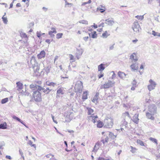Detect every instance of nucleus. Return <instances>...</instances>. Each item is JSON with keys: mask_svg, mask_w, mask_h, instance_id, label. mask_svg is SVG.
Segmentation results:
<instances>
[{"mask_svg": "<svg viewBox=\"0 0 160 160\" xmlns=\"http://www.w3.org/2000/svg\"><path fill=\"white\" fill-rule=\"evenodd\" d=\"M113 125V119L110 117H107L104 121V122L101 121V128H112Z\"/></svg>", "mask_w": 160, "mask_h": 160, "instance_id": "obj_1", "label": "nucleus"}, {"mask_svg": "<svg viewBox=\"0 0 160 160\" xmlns=\"http://www.w3.org/2000/svg\"><path fill=\"white\" fill-rule=\"evenodd\" d=\"M86 109L87 110L88 114L89 116L88 118L90 119L91 118L92 119V122L94 123L98 122V117L97 115H94V110L91 108L87 107Z\"/></svg>", "mask_w": 160, "mask_h": 160, "instance_id": "obj_2", "label": "nucleus"}, {"mask_svg": "<svg viewBox=\"0 0 160 160\" xmlns=\"http://www.w3.org/2000/svg\"><path fill=\"white\" fill-rule=\"evenodd\" d=\"M122 121L121 122V123L120 125L121 127L124 126L126 127L128 122L127 121L129 120L130 118V116L129 113L128 112H126L122 114Z\"/></svg>", "mask_w": 160, "mask_h": 160, "instance_id": "obj_3", "label": "nucleus"}, {"mask_svg": "<svg viewBox=\"0 0 160 160\" xmlns=\"http://www.w3.org/2000/svg\"><path fill=\"white\" fill-rule=\"evenodd\" d=\"M32 98L36 102H40L41 101L42 98L41 94L40 91H35L32 94Z\"/></svg>", "mask_w": 160, "mask_h": 160, "instance_id": "obj_4", "label": "nucleus"}, {"mask_svg": "<svg viewBox=\"0 0 160 160\" xmlns=\"http://www.w3.org/2000/svg\"><path fill=\"white\" fill-rule=\"evenodd\" d=\"M132 28L134 31L136 33H138L139 32L140 30L141 29L140 25L137 21H135L134 22Z\"/></svg>", "mask_w": 160, "mask_h": 160, "instance_id": "obj_5", "label": "nucleus"}, {"mask_svg": "<svg viewBox=\"0 0 160 160\" xmlns=\"http://www.w3.org/2000/svg\"><path fill=\"white\" fill-rule=\"evenodd\" d=\"M157 109V107L154 104H150L148 106V111L153 115L156 113Z\"/></svg>", "mask_w": 160, "mask_h": 160, "instance_id": "obj_6", "label": "nucleus"}, {"mask_svg": "<svg viewBox=\"0 0 160 160\" xmlns=\"http://www.w3.org/2000/svg\"><path fill=\"white\" fill-rule=\"evenodd\" d=\"M102 135H103L105 134L103 137H102V142L103 144H104L105 142H107L108 141V132H102Z\"/></svg>", "mask_w": 160, "mask_h": 160, "instance_id": "obj_7", "label": "nucleus"}, {"mask_svg": "<svg viewBox=\"0 0 160 160\" xmlns=\"http://www.w3.org/2000/svg\"><path fill=\"white\" fill-rule=\"evenodd\" d=\"M149 82L150 84L148 85V89L150 91L155 88L156 84L155 82L152 79H150L149 81Z\"/></svg>", "mask_w": 160, "mask_h": 160, "instance_id": "obj_8", "label": "nucleus"}, {"mask_svg": "<svg viewBox=\"0 0 160 160\" xmlns=\"http://www.w3.org/2000/svg\"><path fill=\"white\" fill-rule=\"evenodd\" d=\"M75 87L78 92H81L82 91L83 87L82 82L81 81H78L76 84Z\"/></svg>", "mask_w": 160, "mask_h": 160, "instance_id": "obj_9", "label": "nucleus"}, {"mask_svg": "<svg viewBox=\"0 0 160 160\" xmlns=\"http://www.w3.org/2000/svg\"><path fill=\"white\" fill-rule=\"evenodd\" d=\"M34 72L36 75H38L39 73V70H40V65L37 63H36L33 66Z\"/></svg>", "mask_w": 160, "mask_h": 160, "instance_id": "obj_10", "label": "nucleus"}, {"mask_svg": "<svg viewBox=\"0 0 160 160\" xmlns=\"http://www.w3.org/2000/svg\"><path fill=\"white\" fill-rule=\"evenodd\" d=\"M38 90L40 91L41 90H42L43 92L46 94L49 93L52 90L51 89H49L48 88H47L46 89H45L42 88V87L40 86H38Z\"/></svg>", "mask_w": 160, "mask_h": 160, "instance_id": "obj_11", "label": "nucleus"}, {"mask_svg": "<svg viewBox=\"0 0 160 160\" xmlns=\"http://www.w3.org/2000/svg\"><path fill=\"white\" fill-rule=\"evenodd\" d=\"M64 90L63 88L60 87L58 89L57 92V97H59L61 95L64 94Z\"/></svg>", "mask_w": 160, "mask_h": 160, "instance_id": "obj_12", "label": "nucleus"}, {"mask_svg": "<svg viewBox=\"0 0 160 160\" xmlns=\"http://www.w3.org/2000/svg\"><path fill=\"white\" fill-rule=\"evenodd\" d=\"M130 59H131L132 63H135L138 60V59L136 56V54L133 53L130 56Z\"/></svg>", "mask_w": 160, "mask_h": 160, "instance_id": "obj_13", "label": "nucleus"}, {"mask_svg": "<svg viewBox=\"0 0 160 160\" xmlns=\"http://www.w3.org/2000/svg\"><path fill=\"white\" fill-rule=\"evenodd\" d=\"M115 82L111 81H108V82L104 84V88H105L112 87L114 84Z\"/></svg>", "mask_w": 160, "mask_h": 160, "instance_id": "obj_14", "label": "nucleus"}, {"mask_svg": "<svg viewBox=\"0 0 160 160\" xmlns=\"http://www.w3.org/2000/svg\"><path fill=\"white\" fill-rule=\"evenodd\" d=\"M51 30L49 31L48 34L50 35L51 37H53L55 35L54 34H56L57 33V31L55 28L52 27L51 28Z\"/></svg>", "mask_w": 160, "mask_h": 160, "instance_id": "obj_15", "label": "nucleus"}, {"mask_svg": "<svg viewBox=\"0 0 160 160\" xmlns=\"http://www.w3.org/2000/svg\"><path fill=\"white\" fill-rule=\"evenodd\" d=\"M132 121L135 123L138 124L139 122L138 114H136L132 117Z\"/></svg>", "mask_w": 160, "mask_h": 160, "instance_id": "obj_16", "label": "nucleus"}, {"mask_svg": "<svg viewBox=\"0 0 160 160\" xmlns=\"http://www.w3.org/2000/svg\"><path fill=\"white\" fill-rule=\"evenodd\" d=\"M46 53L44 51H42L40 53L37 55L38 58V59H41L44 58L45 56Z\"/></svg>", "mask_w": 160, "mask_h": 160, "instance_id": "obj_17", "label": "nucleus"}, {"mask_svg": "<svg viewBox=\"0 0 160 160\" xmlns=\"http://www.w3.org/2000/svg\"><path fill=\"white\" fill-rule=\"evenodd\" d=\"M118 75L120 78L122 79H124L127 75L124 73L119 71L118 72Z\"/></svg>", "mask_w": 160, "mask_h": 160, "instance_id": "obj_18", "label": "nucleus"}, {"mask_svg": "<svg viewBox=\"0 0 160 160\" xmlns=\"http://www.w3.org/2000/svg\"><path fill=\"white\" fill-rule=\"evenodd\" d=\"M88 91H85L83 92L82 96V99L83 101H84L85 100L88 99Z\"/></svg>", "mask_w": 160, "mask_h": 160, "instance_id": "obj_19", "label": "nucleus"}, {"mask_svg": "<svg viewBox=\"0 0 160 160\" xmlns=\"http://www.w3.org/2000/svg\"><path fill=\"white\" fill-rule=\"evenodd\" d=\"M146 116L148 119H150L151 120H154V118L152 116L153 115L152 113H150L148 112L146 113Z\"/></svg>", "mask_w": 160, "mask_h": 160, "instance_id": "obj_20", "label": "nucleus"}, {"mask_svg": "<svg viewBox=\"0 0 160 160\" xmlns=\"http://www.w3.org/2000/svg\"><path fill=\"white\" fill-rule=\"evenodd\" d=\"M105 23L109 26H112L114 23V21L111 19H108L105 20Z\"/></svg>", "mask_w": 160, "mask_h": 160, "instance_id": "obj_21", "label": "nucleus"}, {"mask_svg": "<svg viewBox=\"0 0 160 160\" xmlns=\"http://www.w3.org/2000/svg\"><path fill=\"white\" fill-rule=\"evenodd\" d=\"M130 67L132 70L133 71H135L138 69V67L135 63H133L131 66Z\"/></svg>", "mask_w": 160, "mask_h": 160, "instance_id": "obj_22", "label": "nucleus"}, {"mask_svg": "<svg viewBox=\"0 0 160 160\" xmlns=\"http://www.w3.org/2000/svg\"><path fill=\"white\" fill-rule=\"evenodd\" d=\"M99 93L98 92L97 93L95 96L93 98L92 100L93 102L95 103H97L98 102V98L99 97Z\"/></svg>", "mask_w": 160, "mask_h": 160, "instance_id": "obj_23", "label": "nucleus"}, {"mask_svg": "<svg viewBox=\"0 0 160 160\" xmlns=\"http://www.w3.org/2000/svg\"><path fill=\"white\" fill-rule=\"evenodd\" d=\"M83 36H85L84 37H83V40L85 41H87L88 39H89V37L88 36V34H89V35L90 36V34H88L87 32H83Z\"/></svg>", "mask_w": 160, "mask_h": 160, "instance_id": "obj_24", "label": "nucleus"}, {"mask_svg": "<svg viewBox=\"0 0 160 160\" xmlns=\"http://www.w3.org/2000/svg\"><path fill=\"white\" fill-rule=\"evenodd\" d=\"M82 54V50H78L76 54V56L77 59H79L80 58V56Z\"/></svg>", "mask_w": 160, "mask_h": 160, "instance_id": "obj_25", "label": "nucleus"}, {"mask_svg": "<svg viewBox=\"0 0 160 160\" xmlns=\"http://www.w3.org/2000/svg\"><path fill=\"white\" fill-rule=\"evenodd\" d=\"M110 35V34L108 33V32L106 31L102 34V37L104 38H106Z\"/></svg>", "mask_w": 160, "mask_h": 160, "instance_id": "obj_26", "label": "nucleus"}, {"mask_svg": "<svg viewBox=\"0 0 160 160\" xmlns=\"http://www.w3.org/2000/svg\"><path fill=\"white\" fill-rule=\"evenodd\" d=\"M7 124L6 122L0 124V129H7Z\"/></svg>", "mask_w": 160, "mask_h": 160, "instance_id": "obj_27", "label": "nucleus"}, {"mask_svg": "<svg viewBox=\"0 0 160 160\" xmlns=\"http://www.w3.org/2000/svg\"><path fill=\"white\" fill-rule=\"evenodd\" d=\"M71 65H69L68 66V69L70 71H72V68H75L76 67V65L75 64L73 63L72 62H70Z\"/></svg>", "mask_w": 160, "mask_h": 160, "instance_id": "obj_28", "label": "nucleus"}, {"mask_svg": "<svg viewBox=\"0 0 160 160\" xmlns=\"http://www.w3.org/2000/svg\"><path fill=\"white\" fill-rule=\"evenodd\" d=\"M38 86L36 84H32L30 85V87L32 90H35L38 89Z\"/></svg>", "mask_w": 160, "mask_h": 160, "instance_id": "obj_29", "label": "nucleus"}, {"mask_svg": "<svg viewBox=\"0 0 160 160\" xmlns=\"http://www.w3.org/2000/svg\"><path fill=\"white\" fill-rule=\"evenodd\" d=\"M16 84H17L18 89V90L22 89V88L23 85L22 83L20 82H17Z\"/></svg>", "mask_w": 160, "mask_h": 160, "instance_id": "obj_30", "label": "nucleus"}, {"mask_svg": "<svg viewBox=\"0 0 160 160\" xmlns=\"http://www.w3.org/2000/svg\"><path fill=\"white\" fill-rule=\"evenodd\" d=\"M69 57L70 58V62H73L75 61V58L72 55L70 54L69 55Z\"/></svg>", "mask_w": 160, "mask_h": 160, "instance_id": "obj_31", "label": "nucleus"}, {"mask_svg": "<svg viewBox=\"0 0 160 160\" xmlns=\"http://www.w3.org/2000/svg\"><path fill=\"white\" fill-rule=\"evenodd\" d=\"M108 65V64H101V72H102L104 69L105 66L107 67Z\"/></svg>", "mask_w": 160, "mask_h": 160, "instance_id": "obj_32", "label": "nucleus"}, {"mask_svg": "<svg viewBox=\"0 0 160 160\" xmlns=\"http://www.w3.org/2000/svg\"><path fill=\"white\" fill-rule=\"evenodd\" d=\"M109 137L112 139H114L116 138V135H114L113 134V133H112L111 132H109Z\"/></svg>", "mask_w": 160, "mask_h": 160, "instance_id": "obj_33", "label": "nucleus"}, {"mask_svg": "<svg viewBox=\"0 0 160 160\" xmlns=\"http://www.w3.org/2000/svg\"><path fill=\"white\" fill-rule=\"evenodd\" d=\"M28 144H29L31 147H33L35 149L36 148V145L35 144H33L31 140H29L28 142Z\"/></svg>", "mask_w": 160, "mask_h": 160, "instance_id": "obj_34", "label": "nucleus"}, {"mask_svg": "<svg viewBox=\"0 0 160 160\" xmlns=\"http://www.w3.org/2000/svg\"><path fill=\"white\" fill-rule=\"evenodd\" d=\"M149 140L152 141V142H155L156 145L158 144V141L156 139L152 138V137H150L149 138Z\"/></svg>", "mask_w": 160, "mask_h": 160, "instance_id": "obj_35", "label": "nucleus"}, {"mask_svg": "<svg viewBox=\"0 0 160 160\" xmlns=\"http://www.w3.org/2000/svg\"><path fill=\"white\" fill-rule=\"evenodd\" d=\"M63 34L62 33H59L56 34V38L58 39L62 38Z\"/></svg>", "mask_w": 160, "mask_h": 160, "instance_id": "obj_36", "label": "nucleus"}, {"mask_svg": "<svg viewBox=\"0 0 160 160\" xmlns=\"http://www.w3.org/2000/svg\"><path fill=\"white\" fill-rule=\"evenodd\" d=\"M12 118L16 120H17L21 122L22 123H23L22 121L21 120H20L16 116H12Z\"/></svg>", "mask_w": 160, "mask_h": 160, "instance_id": "obj_37", "label": "nucleus"}, {"mask_svg": "<svg viewBox=\"0 0 160 160\" xmlns=\"http://www.w3.org/2000/svg\"><path fill=\"white\" fill-rule=\"evenodd\" d=\"M99 143H97L94 147V150L95 151H97L99 148Z\"/></svg>", "mask_w": 160, "mask_h": 160, "instance_id": "obj_38", "label": "nucleus"}, {"mask_svg": "<svg viewBox=\"0 0 160 160\" xmlns=\"http://www.w3.org/2000/svg\"><path fill=\"white\" fill-rule=\"evenodd\" d=\"M46 157L47 158H51L52 159H55L54 158V156L53 155H52V154H48V155H47L46 156Z\"/></svg>", "mask_w": 160, "mask_h": 160, "instance_id": "obj_39", "label": "nucleus"}, {"mask_svg": "<svg viewBox=\"0 0 160 160\" xmlns=\"http://www.w3.org/2000/svg\"><path fill=\"white\" fill-rule=\"evenodd\" d=\"M64 142V143L65 144L66 146V148L65 149L66 151L67 152H69V151H72V148H70L69 149H68V144H67V142L66 141H65Z\"/></svg>", "mask_w": 160, "mask_h": 160, "instance_id": "obj_40", "label": "nucleus"}, {"mask_svg": "<svg viewBox=\"0 0 160 160\" xmlns=\"http://www.w3.org/2000/svg\"><path fill=\"white\" fill-rule=\"evenodd\" d=\"M8 98H6L2 99L1 101V103L2 104L5 103L8 101Z\"/></svg>", "mask_w": 160, "mask_h": 160, "instance_id": "obj_41", "label": "nucleus"}, {"mask_svg": "<svg viewBox=\"0 0 160 160\" xmlns=\"http://www.w3.org/2000/svg\"><path fill=\"white\" fill-rule=\"evenodd\" d=\"M97 37V34L95 31H94L92 33L91 37L92 38H95Z\"/></svg>", "mask_w": 160, "mask_h": 160, "instance_id": "obj_42", "label": "nucleus"}, {"mask_svg": "<svg viewBox=\"0 0 160 160\" xmlns=\"http://www.w3.org/2000/svg\"><path fill=\"white\" fill-rule=\"evenodd\" d=\"M137 142L138 144H140V145L142 146H144V144L143 143V142L141 141L140 140H138L137 141Z\"/></svg>", "mask_w": 160, "mask_h": 160, "instance_id": "obj_43", "label": "nucleus"}, {"mask_svg": "<svg viewBox=\"0 0 160 160\" xmlns=\"http://www.w3.org/2000/svg\"><path fill=\"white\" fill-rule=\"evenodd\" d=\"M130 148H131V150H130V151L132 153H135V152H136V151H137V149L136 148H133L132 146H130Z\"/></svg>", "mask_w": 160, "mask_h": 160, "instance_id": "obj_44", "label": "nucleus"}, {"mask_svg": "<svg viewBox=\"0 0 160 160\" xmlns=\"http://www.w3.org/2000/svg\"><path fill=\"white\" fill-rule=\"evenodd\" d=\"M2 19L4 23L6 24L8 21L7 18L6 17H5L4 16H3L2 17Z\"/></svg>", "mask_w": 160, "mask_h": 160, "instance_id": "obj_45", "label": "nucleus"}, {"mask_svg": "<svg viewBox=\"0 0 160 160\" xmlns=\"http://www.w3.org/2000/svg\"><path fill=\"white\" fill-rule=\"evenodd\" d=\"M79 22L80 23H81L83 24H88V21L85 20H81Z\"/></svg>", "mask_w": 160, "mask_h": 160, "instance_id": "obj_46", "label": "nucleus"}, {"mask_svg": "<svg viewBox=\"0 0 160 160\" xmlns=\"http://www.w3.org/2000/svg\"><path fill=\"white\" fill-rule=\"evenodd\" d=\"M44 34H45L44 33H41V32H37V36L39 38H40L41 37V35H44Z\"/></svg>", "mask_w": 160, "mask_h": 160, "instance_id": "obj_47", "label": "nucleus"}, {"mask_svg": "<svg viewBox=\"0 0 160 160\" xmlns=\"http://www.w3.org/2000/svg\"><path fill=\"white\" fill-rule=\"evenodd\" d=\"M136 18L138 19L142 20L144 18V17L143 15L141 16H139L137 15L135 17Z\"/></svg>", "mask_w": 160, "mask_h": 160, "instance_id": "obj_48", "label": "nucleus"}, {"mask_svg": "<svg viewBox=\"0 0 160 160\" xmlns=\"http://www.w3.org/2000/svg\"><path fill=\"white\" fill-rule=\"evenodd\" d=\"M56 84V83L53 82H51L47 84L48 86H52L53 87H54Z\"/></svg>", "mask_w": 160, "mask_h": 160, "instance_id": "obj_49", "label": "nucleus"}, {"mask_svg": "<svg viewBox=\"0 0 160 160\" xmlns=\"http://www.w3.org/2000/svg\"><path fill=\"white\" fill-rule=\"evenodd\" d=\"M21 36L22 38H28L27 35L25 33H22L21 34Z\"/></svg>", "mask_w": 160, "mask_h": 160, "instance_id": "obj_50", "label": "nucleus"}, {"mask_svg": "<svg viewBox=\"0 0 160 160\" xmlns=\"http://www.w3.org/2000/svg\"><path fill=\"white\" fill-rule=\"evenodd\" d=\"M106 10V8L104 7L101 5V13L103 12Z\"/></svg>", "mask_w": 160, "mask_h": 160, "instance_id": "obj_51", "label": "nucleus"}, {"mask_svg": "<svg viewBox=\"0 0 160 160\" xmlns=\"http://www.w3.org/2000/svg\"><path fill=\"white\" fill-rule=\"evenodd\" d=\"M111 73H112V79H113L114 78L116 77V74L113 71H112L110 72Z\"/></svg>", "mask_w": 160, "mask_h": 160, "instance_id": "obj_52", "label": "nucleus"}, {"mask_svg": "<svg viewBox=\"0 0 160 160\" xmlns=\"http://www.w3.org/2000/svg\"><path fill=\"white\" fill-rule=\"evenodd\" d=\"M158 32H156L154 31H152V34L154 36H158Z\"/></svg>", "mask_w": 160, "mask_h": 160, "instance_id": "obj_53", "label": "nucleus"}, {"mask_svg": "<svg viewBox=\"0 0 160 160\" xmlns=\"http://www.w3.org/2000/svg\"><path fill=\"white\" fill-rule=\"evenodd\" d=\"M67 5L69 6H68V7H69V6L71 7V6H72V3H69L66 2L65 4V7H66L67 6Z\"/></svg>", "mask_w": 160, "mask_h": 160, "instance_id": "obj_54", "label": "nucleus"}, {"mask_svg": "<svg viewBox=\"0 0 160 160\" xmlns=\"http://www.w3.org/2000/svg\"><path fill=\"white\" fill-rule=\"evenodd\" d=\"M52 41V40H50L49 39H47L45 40V42L48 44H49L50 43V42Z\"/></svg>", "mask_w": 160, "mask_h": 160, "instance_id": "obj_55", "label": "nucleus"}, {"mask_svg": "<svg viewBox=\"0 0 160 160\" xmlns=\"http://www.w3.org/2000/svg\"><path fill=\"white\" fill-rule=\"evenodd\" d=\"M91 2V0H89L88 2H83L82 4V5H85L88 3H90Z\"/></svg>", "mask_w": 160, "mask_h": 160, "instance_id": "obj_56", "label": "nucleus"}, {"mask_svg": "<svg viewBox=\"0 0 160 160\" xmlns=\"http://www.w3.org/2000/svg\"><path fill=\"white\" fill-rule=\"evenodd\" d=\"M136 83L137 82L135 80H134L132 82V85H136Z\"/></svg>", "mask_w": 160, "mask_h": 160, "instance_id": "obj_57", "label": "nucleus"}, {"mask_svg": "<svg viewBox=\"0 0 160 160\" xmlns=\"http://www.w3.org/2000/svg\"><path fill=\"white\" fill-rule=\"evenodd\" d=\"M19 152L21 156H22L23 155V152L22 151V150L19 149Z\"/></svg>", "mask_w": 160, "mask_h": 160, "instance_id": "obj_58", "label": "nucleus"}, {"mask_svg": "<svg viewBox=\"0 0 160 160\" xmlns=\"http://www.w3.org/2000/svg\"><path fill=\"white\" fill-rule=\"evenodd\" d=\"M6 158L7 159H8L9 160H11L12 158L10 156L7 155L6 156Z\"/></svg>", "mask_w": 160, "mask_h": 160, "instance_id": "obj_59", "label": "nucleus"}, {"mask_svg": "<svg viewBox=\"0 0 160 160\" xmlns=\"http://www.w3.org/2000/svg\"><path fill=\"white\" fill-rule=\"evenodd\" d=\"M138 41V40L137 39H136L135 40H133L132 41V42L134 43H136Z\"/></svg>", "mask_w": 160, "mask_h": 160, "instance_id": "obj_60", "label": "nucleus"}, {"mask_svg": "<svg viewBox=\"0 0 160 160\" xmlns=\"http://www.w3.org/2000/svg\"><path fill=\"white\" fill-rule=\"evenodd\" d=\"M153 0H148V3L151 4L152 1Z\"/></svg>", "mask_w": 160, "mask_h": 160, "instance_id": "obj_61", "label": "nucleus"}, {"mask_svg": "<svg viewBox=\"0 0 160 160\" xmlns=\"http://www.w3.org/2000/svg\"><path fill=\"white\" fill-rule=\"evenodd\" d=\"M16 6L17 7H21V5L20 3H18L16 4Z\"/></svg>", "mask_w": 160, "mask_h": 160, "instance_id": "obj_62", "label": "nucleus"}, {"mask_svg": "<svg viewBox=\"0 0 160 160\" xmlns=\"http://www.w3.org/2000/svg\"><path fill=\"white\" fill-rule=\"evenodd\" d=\"M91 27H92V28H97V27H98L97 25H92L91 26Z\"/></svg>", "mask_w": 160, "mask_h": 160, "instance_id": "obj_63", "label": "nucleus"}, {"mask_svg": "<svg viewBox=\"0 0 160 160\" xmlns=\"http://www.w3.org/2000/svg\"><path fill=\"white\" fill-rule=\"evenodd\" d=\"M97 126L98 128H100V123L99 122H98V123L97 124Z\"/></svg>", "mask_w": 160, "mask_h": 160, "instance_id": "obj_64", "label": "nucleus"}]
</instances>
